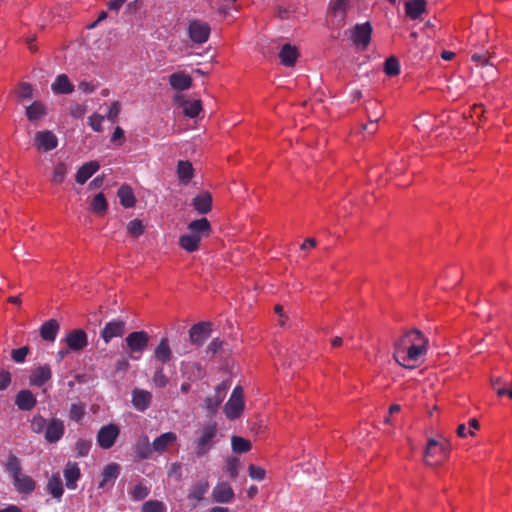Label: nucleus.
<instances>
[{
    "label": "nucleus",
    "mask_w": 512,
    "mask_h": 512,
    "mask_svg": "<svg viewBox=\"0 0 512 512\" xmlns=\"http://www.w3.org/2000/svg\"><path fill=\"white\" fill-rule=\"evenodd\" d=\"M5 470L10 474L12 479L20 475L22 473V467L19 458L14 454H9L5 464Z\"/></svg>",
    "instance_id": "42"
},
{
    "label": "nucleus",
    "mask_w": 512,
    "mask_h": 512,
    "mask_svg": "<svg viewBox=\"0 0 512 512\" xmlns=\"http://www.w3.org/2000/svg\"><path fill=\"white\" fill-rule=\"evenodd\" d=\"M223 347V341L219 338H214L206 347V354L214 356Z\"/></svg>",
    "instance_id": "61"
},
{
    "label": "nucleus",
    "mask_w": 512,
    "mask_h": 512,
    "mask_svg": "<svg viewBox=\"0 0 512 512\" xmlns=\"http://www.w3.org/2000/svg\"><path fill=\"white\" fill-rule=\"evenodd\" d=\"M90 209L92 212L102 216L108 209V204L103 193H98L91 201Z\"/></svg>",
    "instance_id": "41"
},
{
    "label": "nucleus",
    "mask_w": 512,
    "mask_h": 512,
    "mask_svg": "<svg viewBox=\"0 0 512 512\" xmlns=\"http://www.w3.org/2000/svg\"><path fill=\"white\" fill-rule=\"evenodd\" d=\"M177 176L182 184H188L194 176V169L189 161L180 160L177 164Z\"/></svg>",
    "instance_id": "37"
},
{
    "label": "nucleus",
    "mask_w": 512,
    "mask_h": 512,
    "mask_svg": "<svg viewBox=\"0 0 512 512\" xmlns=\"http://www.w3.org/2000/svg\"><path fill=\"white\" fill-rule=\"evenodd\" d=\"M299 52L295 46L291 44H284L279 52V58L284 66L292 67L295 65Z\"/></svg>",
    "instance_id": "27"
},
{
    "label": "nucleus",
    "mask_w": 512,
    "mask_h": 512,
    "mask_svg": "<svg viewBox=\"0 0 512 512\" xmlns=\"http://www.w3.org/2000/svg\"><path fill=\"white\" fill-rule=\"evenodd\" d=\"M30 349L28 346H23L18 349H13L11 351V358L16 363H23L25 361V358L27 357Z\"/></svg>",
    "instance_id": "56"
},
{
    "label": "nucleus",
    "mask_w": 512,
    "mask_h": 512,
    "mask_svg": "<svg viewBox=\"0 0 512 512\" xmlns=\"http://www.w3.org/2000/svg\"><path fill=\"white\" fill-rule=\"evenodd\" d=\"M103 120H104V116L94 113L88 118V124L92 128L93 131L101 132L103 130V127H102Z\"/></svg>",
    "instance_id": "57"
},
{
    "label": "nucleus",
    "mask_w": 512,
    "mask_h": 512,
    "mask_svg": "<svg viewBox=\"0 0 512 512\" xmlns=\"http://www.w3.org/2000/svg\"><path fill=\"white\" fill-rule=\"evenodd\" d=\"M244 409L243 390L241 386H236L224 406V413L230 420L240 417Z\"/></svg>",
    "instance_id": "4"
},
{
    "label": "nucleus",
    "mask_w": 512,
    "mask_h": 512,
    "mask_svg": "<svg viewBox=\"0 0 512 512\" xmlns=\"http://www.w3.org/2000/svg\"><path fill=\"white\" fill-rule=\"evenodd\" d=\"M226 385L224 383L218 385L215 389V395L213 397H208L205 401L206 408L210 412H215L217 408L220 406L221 402L226 393Z\"/></svg>",
    "instance_id": "36"
},
{
    "label": "nucleus",
    "mask_w": 512,
    "mask_h": 512,
    "mask_svg": "<svg viewBox=\"0 0 512 512\" xmlns=\"http://www.w3.org/2000/svg\"><path fill=\"white\" fill-rule=\"evenodd\" d=\"M121 111V105L119 101H113L109 107L106 118L112 123L116 122Z\"/></svg>",
    "instance_id": "59"
},
{
    "label": "nucleus",
    "mask_w": 512,
    "mask_h": 512,
    "mask_svg": "<svg viewBox=\"0 0 512 512\" xmlns=\"http://www.w3.org/2000/svg\"><path fill=\"white\" fill-rule=\"evenodd\" d=\"M151 446L152 443H150L149 437L146 434H141L134 444L135 456L139 460L150 459L154 453Z\"/></svg>",
    "instance_id": "16"
},
{
    "label": "nucleus",
    "mask_w": 512,
    "mask_h": 512,
    "mask_svg": "<svg viewBox=\"0 0 512 512\" xmlns=\"http://www.w3.org/2000/svg\"><path fill=\"white\" fill-rule=\"evenodd\" d=\"M384 72L390 77L397 76L400 73L399 60L394 56L387 58L384 63Z\"/></svg>",
    "instance_id": "46"
},
{
    "label": "nucleus",
    "mask_w": 512,
    "mask_h": 512,
    "mask_svg": "<svg viewBox=\"0 0 512 512\" xmlns=\"http://www.w3.org/2000/svg\"><path fill=\"white\" fill-rule=\"evenodd\" d=\"M151 401L152 394L149 391L139 388L132 391V404L136 410L144 412L149 408Z\"/></svg>",
    "instance_id": "18"
},
{
    "label": "nucleus",
    "mask_w": 512,
    "mask_h": 512,
    "mask_svg": "<svg viewBox=\"0 0 512 512\" xmlns=\"http://www.w3.org/2000/svg\"><path fill=\"white\" fill-rule=\"evenodd\" d=\"M60 330V325L57 320L50 319L44 322L40 327V336L43 340L53 342Z\"/></svg>",
    "instance_id": "29"
},
{
    "label": "nucleus",
    "mask_w": 512,
    "mask_h": 512,
    "mask_svg": "<svg viewBox=\"0 0 512 512\" xmlns=\"http://www.w3.org/2000/svg\"><path fill=\"white\" fill-rule=\"evenodd\" d=\"M372 26L369 22L356 24L351 31L353 44L361 50H365L371 41Z\"/></svg>",
    "instance_id": "6"
},
{
    "label": "nucleus",
    "mask_w": 512,
    "mask_h": 512,
    "mask_svg": "<svg viewBox=\"0 0 512 512\" xmlns=\"http://www.w3.org/2000/svg\"><path fill=\"white\" fill-rule=\"evenodd\" d=\"M51 89L55 94H70L74 91V85L66 74H60L51 84Z\"/></svg>",
    "instance_id": "30"
},
{
    "label": "nucleus",
    "mask_w": 512,
    "mask_h": 512,
    "mask_svg": "<svg viewBox=\"0 0 512 512\" xmlns=\"http://www.w3.org/2000/svg\"><path fill=\"white\" fill-rule=\"evenodd\" d=\"M91 449V441L85 439H79L75 444V450L77 457H85L88 455Z\"/></svg>",
    "instance_id": "54"
},
{
    "label": "nucleus",
    "mask_w": 512,
    "mask_h": 512,
    "mask_svg": "<svg viewBox=\"0 0 512 512\" xmlns=\"http://www.w3.org/2000/svg\"><path fill=\"white\" fill-rule=\"evenodd\" d=\"M209 489V483L207 480H200L192 486L189 491V498L197 502L201 501L205 493Z\"/></svg>",
    "instance_id": "40"
},
{
    "label": "nucleus",
    "mask_w": 512,
    "mask_h": 512,
    "mask_svg": "<svg viewBox=\"0 0 512 512\" xmlns=\"http://www.w3.org/2000/svg\"><path fill=\"white\" fill-rule=\"evenodd\" d=\"M210 322H199L189 330V338L192 344L201 346L209 338L212 328Z\"/></svg>",
    "instance_id": "10"
},
{
    "label": "nucleus",
    "mask_w": 512,
    "mask_h": 512,
    "mask_svg": "<svg viewBox=\"0 0 512 512\" xmlns=\"http://www.w3.org/2000/svg\"><path fill=\"white\" fill-rule=\"evenodd\" d=\"M201 236L198 234H184L179 238V245L185 251L191 253L198 250Z\"/></svg>",
    "instance_id": "35"
},
{
    "label": "nucleus",
    "mask_w": 512,
    "mask_h": 512,
    "mask_svg": "<svg viewBox=\"0 0 512 512\" xmlns=\"http://www.w3.org/2000/svg\"><path fill=\"white\" fill-rule=\"evenodd\" d=\"M85 415V406L79 403H73L70 406L69 418L73 421L79 422Z\"/></svg>",
    "instance_id": "52"
},
{
    "label": "nucleus",
    "mask_w": 512,
    "mask_h": 512,
    "mask_svg": "<svg viewBox=\"0 0 512 512\" xmlns=\"http://www.w3.org/2000/svg\"><path fill=\"white\" fill-rule=\"evenodd\" d=\"M187 228L191 234H198L201 237L207 236L211 232V224L205 217L191 221Z\"/></svg>",
    "instance_id": "33"
},
{
    "label": "nucleus",
    "mask_w": 512,
    "mask_h": 512,
    "mask_svg": "<svg viewBox=\"0 0 512 512\" xmlns=\"http://www.w3.org/2000/svg\"><path fill=\"white\" fill-rule=\"evenodd\" d=\"M48 421L49 420L45 419L41 415L34 416L32 418V420H31V430H32V432H34L36 434L45 433Z\"/></svg>",
    "instance_id": "50"
},
{
    "label": "nucleus",
    "mask_w": 512,
    "mask_h": 512,
    "mask_svg": "<svg viewBox=\"0 0 512 512\" xmlns=\"http://www.w3.org/2000/svg\"><path fill=\"white\" fill-rule=\"evenodd\" d=\"M86 112V107L81 104H74L70 107V114L74 118H82Z\"/></svg>",
    "instance_id": "63"
},
{
    "label": "nucleus",
    "mask_w": 512,
    "mask_h": 512,
    "mask_svg": "<svg viewBox=\"0 0 512 512\" xmlns=\"http://www.w3.org/2000/svg\"><path fill=\"white\" fill-rule=\"evenodd\" d=\"M64 341L70 351L79 352L88 345V336L84 330L74 329L66 334Z\"/></svg>",
    "instance_id": "9"
},
{
    "label": "nucleus",
    "mask_w": 512,
    "mask_h": 512,
    "mask_svg": "<svg viewBox=\"0 0 512 512\" xmlns=\"http://www.w3.org/2000/svg\"><path fill=\"white\" fill-rule=\"evenodd\" d=\"M183 373L188 377L189 380H199L204 376V369L198 362H190L184 366Z\"/></svg>",
    "instance_id": "39"
},
{
    "label": "nucleus",
    "mask_w": 512,
    "mask_h": 512,
    "mask_svg": "<svg viewBox=\"0 0 512 512\" xmlns=\"http://www.w3.org/2000/svg\"><path fill=\"white\" fill-rule=\"evenodd\" d=\"M63 474L66 481V487L72 490L76 489L77 481L81 477L79 465L76 462L68 461L65 465Z\"/></svg>",
    "instance_id": "20"
},
{
    "label": "nucleus",
    "mask_w": 512,
    "mask_h": 512,
    "mask_svg": "<svg viewBox=\"0 0 512 512\" xmlns=\"http://www.w3.org/2000/svg\"><path fill=\"white\" fill-rule=\"evenodd\" d=\"M46 491L57 501L60 502L64 493L62 479L59 473H53L48 479Z\"/></svg>",
    "instance_id": "24"
},
{
    "label": "nucleus",
    "mask_w": 512,
    "mask_h": 512,
    "mask_svg": "<svg viewBox=\"0 0 512 512\" xmlns=\"http://www.w3.org/2000/svg\"><path fill=\"white\" fill-rule=\"evenodd\" d=\"M192 205L199 214H207L212 209V196L204 191L193 198Z\"/></svg>",
    "instance_id": "25"
},
{
    "label": "nucleus",
    "mask_w": 512,
    "mask_h": 512,
    "mask_svg": "<svg viewBox=\"0 0 512 512\" xmlns=\"http://www.w3.org/2000/svg\"><path fill=\"white\" fill-rule=\"evenodd\" d=\"M177 441V435L174 432H165L154 439L151 449L154 453L163 454L167 448Z\"/></svg>",
    "instance_id": "17"
},
{
    "label": "nucleus",
    "mask_w": 512,
    "mask_h": 512,
    "mask_svg": "<svg viewBox=\"0 0 512 512\" xmlns=\"http://www.w3.org/2000/svg\"><path fill=\"white\" fill-rule=\"evenodd\" d=\"M232 450L235 453H246L251 449V442L239 436H233L231 439Z\"/></svg>",
    "instance_id": "43"
},
{
    "label": "nucleus",
    "mask_w": 512,
    "mask_h": 512,
    "mask_svg": "<svg viewBox=\"0 0 512 512\" xmlns=\"http://www.w3.org/2000/svg\"><path fill=\"white\" fill-rule=\"evenodd\" d=\"M52 378V370L48 364L36 367L29 376L32 386L41 387Z\"/></svg>",
    "instance_id": "14"
},
{
    "label": "nucleus",
    "mask_w": 512,
    "mask_h": 512,
    "mask_svg": "<svg viewBox=\"0 0 512 512\" xmlns=\"http://www.w3.org/2000/svg\"><path fill=\"white\" fill-rule=\"evenodd\" d=\"M16 95L18 100L23 103L24 101L31 100L33 98V87L31 84L22 82L18 85Z\"/></svg>",
    "instance_id": "45"
},
{
    "label": "nucleus",
    "mask_w": 512,
    "mask_h": 512,
    "mask_svg": "<svg viewBox=\"0 0 512 512\" xmlns=\"http://www.w3.org/2000/svg\"><path fill=\"white\" fill-rule=\"evenodd\" d=\"M153 382L159 388H163L168 384L169 378L165 375L163 367L156 369L153 375Z\"/></svg>",
    "instance_id": "55"
},
{
    "label": "nucleus",
    "mask_w": 512,
    "mask_h": 512,
    "mask_svg": "<svg viewBox=\"0 0 512 512\" xmlns=\"http://www.w3.org/2000/svg\"><path fill=\"white\" fill-rule=\"evenodd\" d=\"M65 433L64 422L59 418H51L48 421L44 438L48 443H57Z\"/></svg>",
    "instance_id": "13"
},
{
    "label": "nucleus",
    "mask_w": 512,
    "mask_h": 512,
    "mask_svg": "<svg viewBox=\"0 0 512 512\" xmlns=\"http://www.w3.org/2000/svg\"><path fill=\"white\" fill-rule=\"evenodd\" d=\"M348 0H331L329 5L330 14L337 18L340 25L344 23Z\"/></svg>",
    "instance_id": "34"
},
{
    "label": "nucleus",
    "mask_w": 512,
    "mask_h": 512,
    "mask_svg": "<svg viewBox=\"0 0 512 512\" xmlns=\"http://www.w3.org/2000/svg\"><path fill=\"white\" fill-rule=\"evenodd\" d=\"M141 512H166V506L159 500H148L143 503Z\"/></svg>",
    "instance_id": "49"
},
{
    "label": "nucleus",
    "mask_w": 512,
    "mask_h": 512,
    "mask_svg": "<svg viewBox=\"0 0 512 512\" xmlns=\"http://www.w3.org/2000/svg\"><path fill=\"white\" fill-rule=\"evenodd\" d=\"M119 474L120 466L117 463H110L106 465L102 471V480L99 482L98 487L100 489H104L109 483L113 485Z\"/></svg>",
    "instance_id": "26"
},
{
    "label": "nucleus",
    "mask_w": 512,
    "mask_h": 512,
    "mask_svg": "<svg viewBox=\"0 0 512 512\" xmlns=\"http://www.w3.org/2000/svg\"><path fill=\"white\" fill-rule=\"evenodd\" d=\"M127 232L133 238H138L144 233L143 222L139 219L131 220L127 224Z\"/></svg>",
    "instance_id": "48"
},
{
    "label": "nucleus",
    "mask_w": 512,
    "mask_h": 512,
    "mask_svg": "<svg viewBox=\"0 0 512 512\" xmlns=\"http://www.w3.org/2000/svg\"><path fill=\"white\" fill-rule=\"evenodd\" d=\"M426 343L420 330L411 329L395 341L393 357L399 365L413 368L426 353Z\"/></svg>",
    "instance_id": "1"
},
{
    "label": "nucleus",
    "mask_w": 512,
    "mask_h": 512,
    "mask_svg": "<svg viewBox=\"0 0 512 512\" xmlns=\"http://www.w3.org/2000/svg\"><path fill=\"white\" fill-rule=\"evenodd\" d=\"M48 113L47 106L41 101H33L25 107V115L30 122H38Z\"/></svg>",
    "instance_id": "21"
},
{
    "label": "nucleus",
    "mask_w": 512,
    "mask_h": 512,
    "mask_svg": "<svg viewBox=\"0 0 512 512\" xmlns=\"http://www.w3.org/2000/svg\"><path fill=\"white\" fill-rule=\"evenodd\" d=\"M13 484L19 494L29 495L36 488V482L28 475L21 473L13 478Z\"/></svg>",
    "instance_id": "22"
},
{
    "label": "nucleus",
    "mask_w": 512,
    "mask_h": 512,
    "mask_svg": "<svg viewBox=\"0 0 512 512\" xmlns=\"http://www.w3.org/2000/svg\"><path fill=\"white\" fill-rule=\"evenodd\" d=\"M150 337L145 331H134L127 335L122 348L126 351L129 359L140 360L147 349Z\"/></svg>",
    "instance_id": "2"
},
{
    "label": "nucleus",
    "mask_w": 512,
    "mask_h": 512,
    "mask_svg": "<svg viewBox=\"0 0 512 512\" xmlns=\"http://www.w3.org/2000/svg\"><path fill=\"white\" fill-rule=\"evenodd\" d=\"M154 357L156 361L161 364L168 363L172 358V352L169 346V341L167 338H162L154 350Z\"/></svg>",
    "instance_id": "31"
},
{
    "label": "nucleus",
    "mask_w": 512,
    "mask_h": 512,
    "mask_svg": "<svg viewBox=\"0 0 512 512\" xmlns=\"http://www.w3.org/2000/svg\"><path fill=\"white\" fill-rule=\"evenodd\" d=\"M510 381H505L503 387H498V380L493 381V390L497 393L498 396L507 395L512 399V388H510Z\"/></svg>",
    "instance_id": "58"
},
{
    "label": "nucleus",
    "mask_w": 512,
    "mask_h": 512,
    "mask_svg": "<svg viewBox=\"0 0 512 512\" xmlns=\"http://www.w3.org/2000/svg\"><path fill=\"white\" fill-rule=\"evenodd\" d=\"M212 498L216 503H230L234 498V491L227 482H219L212 490Z\"/></svg>",
    "instance_id": "15"
},
{
    "label": "nucleus",
    "mask_w": 512,
    "mask_h": 512,
    "mask_svg": "<svg viewBox=\"0 0 512 512\" xmlns=\"http://www.w3.org/2000/svg\"><path fill=\"white\" fill-rule=\"evenodd\" d=\"M380 120V116L371 118L369 114V122L361 126L362 130L367 131L369 134H374L377 131V122Z\"/></svg>",
    "instance_id": "62"
},
{
    "label": "nucleus",
    "mask_w": 512,
    "mask_h": 512,
    "mask_svg": "<svg viewBox=\"0 0 512 512\" xmlns=\"http://www.w3.org/2000/svg\"><path fill=\"white\" fill-rule=\"evenodd\" d=\"M100 168V165L97 161H90L82 165L76 175L75 180L78 184H84L94 173H96Z\"/></svg>",
    "instance_id": "28"
},
{
    "label": "nucleus",
    "mask_w": 512,
    "mask_h": 512,
    "mask_svg": "<svg viewBox=\"0 0 512 512\" xmlns=\"http://www.w3.org/2000/svg\"><path fill=\"white\" fill-rule=\"evenodd\" d=\"M202 110V105L200 100L193 101H184L183 102V112L185 116L189 118H195L199 115Z\"/></svg>",
    "instance_id": "44"
},
{
    "label": "nucleus",
    "mask_w": 512,
    "mask_h": 512,
    "mask_svg": "<svg viewBox=\"0 0 512 512\" xmlns=\"http://www.w3.org/2000/svg\"><path fill=\"white\" fill-rule=\"evenodd\" d=\"M149 495V489L142 483H138L131 491V497L135 501H141Z\"/></svg>",
    "instance_id": "53"
},
{
    "label": "nucleus",
    "mask_w": 512,
    "mask_h": 512,
    "mask_svg": "<svg viewBox=\"0 0 512 512\" xmlns=\"http://www.w3.org/2000/svg\"><path fill=\"white\" fill-rule=\"evenodd\" d=\"M67 172L68 169L65 163H58L53 170L52 182L57 185L61 184L64 181Z\"/></svg>",
    "instance_id": "51"
},
{
    "label": "nucleus",
    "mask_w": 512,
    "mask_h": 512,
    "mask_svg": "<svg viewBox=\"0 0 512 512\" xmlns=\"http://www.w3.org/2000/svg\"><path fill=\"white\" fill-rule=\"evenodd\" d=\"M211 33L210 25L202 20H192L188 24V35L195 44H204Z\"/></svg>",
    "instance_id": "5"
},
{
    "label": "nucleus",
    "mask_w": 512,
    "mask_h": 512,
    "mask_svg": "<svg viewBox=\"0 0 512 512\" xmlns=\"http://www.w3.org/2000/svg\"><path fill=\"white\" fill-rule=\"evenodd\" d=\"M120 204L125 208H132L135 206L136 198L132 188L128 185H122L117 192Z\"/></svg>",
    "instance_id": "38"
},
{
    "label": "nucleus",
    "mask_w": 512,
    "mask_h": 512,
    "mask_svg": "<svg viewBox=\"0 0 512 512\" xmlns=\"http://www.w3.org/2000/svg\"><path fill=\"white\" fill-rule=\"evenodd\" d=\"M170 86L177 91H184L192 86V78L185 72H175L169 76Z\"/></svg>",
    "instance_id": "23"
},
{
    "label": "nucleus",
    "mask_w": 512,
    "mask_h": 512,
    "mask_svg": "<svg viewBox=\"0 0 512 512\" xmlns=\"http://www.w3.org/2000/svg\"><path fill=\"white\" fill-rule=\"evenodd\" d=\"M249 476L254 479V480H258V481H262L264 478H265V470L260 467V466H256L254 464H251L249 466Z\"/></svg>",
    "instance_id": "60"
},
{
    "label": "nucleus",
    "mask_w": 512,
    "mask_h": 512,
    "mask_svg": "<svg viewBox=\"0 0 512 512\" xmlns=\"http://www.w3.org/2000/svg\"><path fill=\"white\" fill-rule=\"evenodd\" d=\"M217 434V423L209 421L201 429L200 436L195 440V454L201 458L205 456L214 444V438Z\"/></svg>",
    "instance_id": "3"
},
{
    "label": "nucleus",
    "mask_w": 512,
    "mask_h": 512,
    "mask_svg": "<svg viewBox=\"0 0 512 512\" xmlns=\"http://www.w3.org/2000/svg\"><path fill=\"white\" fill-rule=\"evenodd\" d=\"M444 446L436 439H429L425 450V463L429 466L438 465L443 459Z\"/></svg>",
    "instance_id": "11"
},
{
    "label": "nucleus",
    "mask_w": 512,
    "mask_h": 512,
    "mask_svg": "<svg viewBox=\"0 0 512 512\" xmlns=\"http://www.w3.org/2000/svg\"><path fill=\"white\" fill-rule=\"evenodd\" d=\"M15 404L19 410L30 411L37 404V399L34 394L28 390H20L15 397Z\"/></svg>",
    "instance_id": "19"
},
{
    "label": "nucleus",
    "mask_w": 512,
    "mask_h": 512,
    "mask_svg": "<svg viewBox=\"0 0 512 512\" xmlns=\"http://www.w3.org/2000/svg\"><path fill=\"white\" fill-rule=\"evenodd\" d=\"M426 11L424 0H409L405 3V13L411 19H418Z\"/></svg>",
    "instance_id": "32"
},
{
    "label": "nucleus",
    "mask_w": 512,
    "mask_h": 512,
    "mask_svg": "<svg viewBox=\"0 0 512 512\" xmlns=\"http://www.w3.org/2000/svg\"><path fill=\"white\" fill-rule=\"evenodd\" d=\"M120 429L116 424L102 426L97 433V444L102 449H110L116 442Z\"/></svg>",
    "instance_id": "7"
},
{
    "label": "nucleus",
    "mask_w": 512,
    "mask_h": 512,
    "mask_svg": "<svg viewBox=\"0 0 512 512\" xmlns=\"http://www.w3.org/2000/svg\"><path fill=\"white\" fill-rule=\"evenodd\" d=\"M490 59L491 56L487 55L486 53H475L472 55V61L478 63L482 67L489 66L491 76H494L496 74V68L494 67L493 63H490Z\"/></svg>",
    "instance_id": "47"
},
{
    "label": "nucleus",
    "mask_w": 512,
    "mask_h": 512,
    "mask_svg": "<svg viewBox=\"0 0 512 512\" xmlns=\"http://www.w3.org/2000/svg\"><path fill=\"white\" fill-rule=\"evenodd\" d=\"M34 145L38 151L48 152L58 146V138L50 130L38 131L34 136Z\"/></svg>",
    "instance_id": "8"
},
{
    "label": "nucleus",
    "mask_w": 512,
    "mask_h": 512,
    "mask_svg": "<svg viewBox=\"0 0 512 512\" xmlns=\"http://www.w3.org/2000/svg\"><path fill=\"white\" fill-rule=\"evenodd\" d=\"M227 472L231 478H236L238 475V461L236 459L227 462Z\"/></svg>",
    "instance_id": "64"
},
{
    "label": "nucleus",
    "mask_w": 512,
    "mask_h": 512,
    "mask_svg": "<svg viewBox=\"0 0 512 512\" xmlns=\"http://www.w3.org/2000/svg\"><path fill=\"white\" fill-rule=\"evenodd\" d=\"M125 327L126 323L121 319L107 322L100 333L103 341L108 344L113 338L123 336Z\"/></svg>",
    "instance_id": "12"
}]
</instances>
